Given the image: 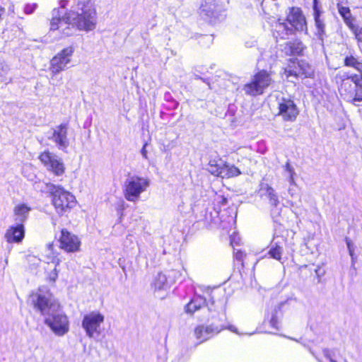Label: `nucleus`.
Masks as SVG:
<instances>
[{"mask_svg": "<svg viewBox=\"0 0 362 362\" xmlns=\"http://www.w3.org/2000/svg\"><path fill=\"white\" fill-rule=\"evenodd\" d=\"M75 5L66 13L54 8L50 21V31H59L64 36L73 34L76 30H93L97 16L93 0H74Z\"/></svg>", "mask_w": 362, "mask_h": 362, "instance_id": "obj_1", "label": "nucleus"}, {"mask_svg": "<svg viewBox=\"0 0 362 362\" xmlns=\"http://www.w3.org/2000/svg\"><path fill=\"white\" fill-rule=\"evenodd\" d=\"M30 299L42 315L45 324L52 332L62 337L69 331V320L62 312L59 302L47 288H39L30 296Z\"/></svg>", "mask_w": 362, "mask_h": 362, "instance_id": "obj_2", "label": "nucleus"}, {"mask_svg": "<svg viewBox=\"0 0 362 362\" xmlns=\"http://www.w3.org/2000/svg\"><path fill=\"white\" fill-rule=\"evenodd\" d=\"M218 304L217 310L214 309V312L217 315H211L213 322L209 325H199L194 329V334L199 344L209 340L224 329H228L233 332L238 333L237 329L234 326L230 325L228 327L225 326L223 322L226 319V303L225 302H221Z\"/></svg>", "mask_w": 362, "mask_h": 362, "instance_id": "obj_3", "label": "nucleus"}, {"mask_svg": "<svg viewBox=\"0 0 362 362\" xmlns=\"http://www.w3.org/2000/svg\"><path fill=\"white\" fill-rule=\"evenodd\" d=\"M44 185L45 189L52 194V202L57 214L62 215L73 208L76 204L75 197L63 187L52 183H39Z\"/></svg>", "mask_w": 362, "mask_h": 362, "instance_id": "obj_4", "label": "nucleus"}, {"mask_svg": "<svg viewBox=\"0 0 362 362\" xmlns=\"http://www.w3.org/2000/svg\"><path fill=\"white\" fill-rule=\"evenodd\" d=\"M150 184L151 180L147 177L128 175L122 187L124 197L130 202H139L141 194L147 190Z\"/></svg>", "mask_w": 362, "mask_h": 362, "instance_id": "obj_5", "label": "nucleus"}, {"mask_svg": "<svg viewBox=\"0 0 362 362\" xmlns=\"http://www.w3.org/2000/svg\"><path fill=\"white\" fill-rule=\"evenodd\" d=\"M339 90L344 100L356 105L357 102L362 101V76L354 74L341 78Z\"/></svg>", "mask_w": 362, "mask_h": 362, "instance_id": "obj_6", "label": "nucleus"}, {"mask_svg": "<svg viewBox=\"0 0 362 362\" xmlns=\"http://www.w3.org/2000/svg\"><path fill=\"white\" fill-rule=\"evenodd\" d=\"M105 320L104 315L98 311H93L86 314L81 322V327L88 337L98 338L102 333V325Z\"/></svg>", "mask_w": 362, "mask_h": 362, "instance_id": "obj_7", "label": "nucleus"}, {"mask_svg": "<svg viewBox=\"0 0 362 362\" xmlns=\"http://www.w3.org/2000/svg\"><path fill=\"white\" fill-rule=\"evenodd\" d=\"M272 83L270 74L264 70L259 71L255 76L252 81L244 86L243 90L250 95H257L263 93L264 89Z\"/></svg>", "mask_w": 362, "mask_h": 362, "instance_id": "obj_8", "label": "nucleus"}, {"mask_svg": "<svg viewBox=\"0 0 362 362\" xmlns=\"http://www.w3.org/2000/svg\"><path fill=\"white\" fill-rule=\"evenodd\" d=\"M279 113L284 121L294 122L299 111L294 101L290 97L284 95L276 96Z\"/></svg>", "mask_w": 362, "mask_h": 362, "instance_id": "obj_9", "label": "nucleus"}, {"mask_svg": "<svg viewBox=\"0 0 362 362\" xmlns=\"http://www.w3.org/2000/svg\"><path fill=\"white\" fill-rule=\"evenodd\" d=\"M75 51L73 46L64 48L56 54L50 61V71L52 74H57L66 69L71 61V57Z\"/></svg>", "mask_w": 362, "mask_h": 362, "instance_id": "obj_10", "label": "nucleus"}, {"mask_svg": "<svg viewBox=\"0 0 362 362\" xmlns=\"http://www.w3.org/2000/svg\"><path fill=\"white\" fill-rule=\"evenodd\" d=\"M39 159L55 175L60 176L64 173L65 168L62 160L49 151L42 152Z\"/></svg>", "mask_w": 362, "mask_h": 362, "instance_id": "obj_11", "label": "nucleus"}, {"mask_svg": "<svg viewBox=\"0 0 362 362\" xmlns=\"http://www.w3.org/2000/svg\"><path fill=\"white\" fill-rule=\"evenodd\" d=\"M209 165L211 168L209 170L211 174L223 178H230L242 174V171L238 167L227 163H217L216 160H211Z\"/></svg>", "mask_w": 362, "mask_h": 362, "instance_id": "obj_12", "label": "nucleus"}, {"mask_svg": "<svg viewBox=\"0 0 362 362\" xmlns=\"http://www.w3.org/2000/svg\"><path fill=\"white\" fill-rule=\"evenodd\" d=\"M261 191L264 192L262 196H264L269 201L272 218L274 221H278L277 218L280 216L281 209L277 193L268 184L262 185Z\"/></svg>", "mask_w": 362, "mask_h": 362, "instance_id": "obj_13", "label": "nucleus"}, {"mask_svg": "<svg viewBox=\"0 0 362 362\" xmlns=\"http://www.w3.org/2000/svg\"><path fill=\"white\" fill-rule=\"evenodd\" d=\"M221 302L225 301H215L212 299L210 303H206V300L204 297L202 296H194L192 300L186 305L185 310L187 313L192 315L196 311L206 305L209 312L215 313L214 309L217 310L218 305H219L218 303Z\"/></svg>", "mask_w": 362, "mask_h": 362, "instance_id": "obj_14", "label": "nucleus"}, {"mask_svg": "<svg viewBox=\"0 0 362 362\" xmlns=\"http://www.w3.org/2000/svg\"><path fill=\"white\" fill-rule=\"evenodd\" d=\"M57 146L59 150L66 151L69 146V139H68V124L66 123L57 126L54 129L51 136L49 137Z\"/></svg>", "mask_w": 362, "mask_h": 362, "instance_id": "obj_15", "label": "nucleus"}, {"mask_svg": "<svg viewBox=\"0 0 362 362\" xmlns=\"http://www.w3.org/2000/svg\"><path fill=\"white\" fill-rule=\"evenodd\" d=\"M192 211L195 218L199 222L209 224L213 221L212 213L209 204L204 201H198L192 206Z\"/></svg>", "mask_w": 362, "mask_h": 362, "instance_id": "obj_16", "label": "nucleus"}, {"mask_svg": "<svg viewBox=\"0 0 362 362\" xmlns=\"http://www.w3.org/2000/svg\"><path fill=\"white\" fill-rule=\"evenodd\" d=\"M59 243L60 247L69 252H74L79 250L81 245L78 238L66 229H62L61 231Z\"/></svg>", "mask_w": 362, "mask_h": 362, "instance_id": "obj_17", "label": "nucleus"}, {"mask_svg": "<svg viewBox=\"0 0 362 362\" xmlns=\"http://www.w3.org/2000/svg\"><path fill=\"white\" fill-rule=\"evenodd\" d=\"M286 21L292 29L298 31L307 30L306 21L300 8L293 7L287 16Z\"/></svg>", "mask_w": 362, "mask_h": 362, "instance_id": "obj_18", "label": "nucleus"}, {"mask_svg": "<svg viewBox=\"0 0 362 362\" xmlns=\"http://www.w3.org/2000/svg\"><path fill=\"white\" fill-rule=\"evenodd\" d=\"M284 245L285 240L283 237L274 238L271 243V247L268 252L269 257L273 258L283 264L284 261H283L282 259V254L284 252Z\"/></svg>", "mask_w": 362, "mask_h": 362, "instance_id": "obj_19", "label": "nucleus"}, {"mask_svg": "<svg viewBox=\"0 0 362 362\" xmlns=\"http://www.w3.org/2000/svg\"><path fill=\"white\" fill-rule=\"evenodd\" d=\"M220 11L217 0H204L199 8L201 15L211 18H216Z\"/></svg>", "mask_w": 362, "mask_h": 362, "instance_id": "obj_20", "label": "nucleus"}, {"mask_svg": "<svg viewBox=\"0 0 362 362\" xmlns=\"http://www.w3.org/2000/svg\"><path fill=\"white\" fill-rule=\"evenodd\" d=\"M25 235L24 226L22 223H16V226L10 227L5 235L8 243H20Z\"/></svg>", "mask_w": 362, "mask_h": 362, "instance_id": "obj_21", "label": "nucleus"}, {"mask_svg": "<svg viewBox=\"0 0 362 362\" xmlns=\"http://www.w3.org/2000/svg\"><path fill=\"white\" fill-rule=\"evenodd\" d=\"M31 209L25 204L16 205L13 209L14 220L16 223H22L26 221Z\"/></svg>", "mask_w": 362, "mask_h": 362, "instance_id": "obj_22", "label": "nucleus"}, {"mask_svg": "<svg viewBox=\"0 0 362 362\" xmlns=\"http://www.w3.org/2000/svg\"><path fill=\"white\" fill-rule=\"evenodd\" d=\"M293 33L292 28H290L284 22H277L274 28V36L277 39H286Z\"/></svg>", "mask_w": 362, "mask_h": 362, "instance_id": "obj_23", "label": "nucleus"}, {"mask_svg": "<svg viewBox=\"0 0 362 362\" xmlns=\"http://www.w3.org/2000/svg\"><path fill=\"white\" fill-rule=\"evenodd\" d=\"M304 49L302 42L297 40L286 42L284 47L286 53L289 55L301 54Z\"/></svg>", "mask_w": 362, "mask_h": 362, "instance_id": "obj_24", "label": "nucleus"}, {"mask_svg": "<svg viewBox=\"0 0 362 362\" xmlns=\"http://www.w3.org/2000/svg\"><path fill=\"white\" fill-rule=\"evenodd\" d=\"M337 9L340 16L343 18L346 25L350 28L354 29V18L349 7L343 6L337 4Z\"/></svg>", "mask_w": 362, "mask_h": 362, "instance_id": "obj_25", "label": "nucleus"}, {"mask_svg": "<svg viewBox=\"0 0 362 362\" xmlns=\"http://www.w3.org/2000/svg\"><path fill=\"white\" fill-rule=\"evenodd\" d=\"M153 284L155 290L166 289L171 286L170 283H168L166 273H159L156 276Z\"/></svg>", "mask_w": 362, "mask_h": 362, "instance_id": "obj_26", "label": "nucleus"}, {"mask_svg": "<svg viewBox=\"0 0 362 362\" xmlns=\"http://www.w3.org/2000/svg\"><path fill=\"white\" fill-rule=\"evenodd\" d=\"M300 77L312 78L314 76V69L313 66L304 60L300 61Z\"/></svg>", "mask_w": 362, "mask_h": 362, "instance_id": "obj_27", "label": "nucleus"}, {"mask_svg": "<svg viewBox=\"0 0 362 362\" xmlns=\"http://www.w3.org/2000/svg\"><path fill=\"white\" fill-rule=\"evenodd\" d=\"M315 27V35L320 40H323L324 37L326 35V25L324 18L314 19Z\"/></svg>", "mask_w": 362, "mask_h": 362, "instance_id": "obj_28", "label": "nucleus"}, {"mask_svg": "<svg viewBox=\"0 0 362 362\" xmlns=\"http://www.w3.org/2000/svg\"><path fill=\"white\" fill-rule=\"evenodd\" d=\"M344 65L353 67L362 74V62H359L353 56H347L344 59Z\"/></svg>", "mask_w": 362, "mask_h": 362, "instance_id": "obj_29", "label": "nucleus"}, {"mask_svg": "<svg viewBox=\"0 0 362 362\" xmlns=\"http://www.w3.org/2000/svg\"><path fill=\"white\" fill-rule=\"evenodd\" d=\"M166 274L168 278V283H170V284H173L177 281H182L184 279L183 274L176 269H171L166 272Z\"/></svg>", "mask_w": 362, "mask_h": 362, "instance_id": "obj_30", "label": "nucleus"}, {"mask_svg": "<svg viewBox=\"0 0 362 362\" xmlns=\"http://www.w3.org/2000/svg\"><path fill=\"white\" fill-rule=\"evenodd\" d=\"M295 175L296 173L294 168L291 165L289 162H287L284 165V176L288 179L291 185L295 184Z\"/></svg>", "mask_w": 362, "mask_h": 362, "instance_id": "obj_31", "label": "nucleus"}, {"mask_svg": "<svg viewBox=\"0 0 362 362\" xmlns=\"http://www.w3.org/2000/svg\"><path fill=\"white\" fill-rule=\"evenodd\" d=\"M300 61L295 63L293 62V66H289L288 68L285 69V74L287 77L294 76V77H300Z\"/></svg>", "mask_w": 362, "mask_h": 362, "instance_id": "obj_32", "label": "nucleus"}, {"mask_svg": "<svg viewBox=\"0 0 362 362\" xmlns=\"http://www.w3.org/2000/svg\"><path fill=\"white\" fill-rule=\"evenodd\" d=\"M313 11L314 19L323 18L322 14L324 11L322 6L319 4L318 0H313Z\"/></svg>", "mask_w": 362, "mask_h": 362, "instance_id": "obj_33", "label": "nucleus"}, {"mask_svg": "<svg viewBox=\"0 0 362 362\" xmlns=\"http://www.w3.org/2000/svg\"><path fill=\"white\" fill-rule=\"evenodd\" d=\"M8 72V67L0 62V81L6 82L7 80V74Z\"/></svg>", "mask_w": 362, "mask_h": 362, "instance_id": "obj_34", "label": "nucleus"}, {"mask_svg": "<svg viewBox=\"0 0 362 362\" xmlns=\"http://www.w3.org/2000/svg\"><path fill=\"white\" fill-rule=\"evenodd\" d=\"M355 35L356 40L358 42H362V25L356 26L354 25V29H351Z\"/></svg>", "mask_w": 362, "mask_h": 362, "instance_id": "obj_35", "label": "nucleus"}, {"mask_svg": "<svg viewBox=\"0 0 362 362\" xmlns=\"http://www.w3.org/2000/svg\"><path fill=\"white\" fill-rule=\"evenodd\" d=\"M323 354L325 357L329 360L330 362H337L334 358V351L328 349H323Z\"/></svg>", "mask_w": 362, "mask_h": 362, "instance_id": "obj_36", "label": "nucleus"}, {"mask_svg": "<svg viewBox=\"0 0 362 362\" xmlns=\"http://www.w3.org/2000/svg\"><path fill=\"white\" fill-rule=\"evenodd\" d=\"M59 263V260L57 259V262L55 263V267H57V265H58ZM57 276H58V271L57 270L56 267H54L53 271H52L50 272V274H49V279L50 281L54 282L56 281V279H57Z\"/></svg>", "mask_w": 362, "mask_h": 362, "instance_id": "obj_37", "label": "nucleus"}, {"mask_svg": "<svg viewBox=\"0 0 362 362\" xmlns=\"http://www.w3.org/2000/svg\"><path fill=\"white\" fill-rule=\"evenodd\" d=\"M37 8V4H27L25 6L24 11L27 14L32 13Z\"/></svg>", "mask_w": 362, "mask_h": 362, "instance_id": "obj_38", "label": "nucleus"}, {"mask_svg": "<svg viewBox=\"0 0 362 362\" xmlns=\"http://www.w3.org/2000/svg\"><path fill=\"white\" fill-rule=\"evenodd\" d=\"M269 325L275 328V329H278V319H277V317L273 314L270 320H269Z\"/></svg>", "mask_w": 362, "mask_h": 362, "instance_id": "obj_39", "label": "nucleus"}, {"mask_svg": "<svg viewBox=\"0 0 362 362\" xmlns=\"http://www.w3.org/2000/svg\"><path fill=\"white\" fill-rule=\"evenodd\" d=\"M256 44H257V42L254 39H252L250 41H246L245 42V46L247 47H255L256 45Z\"/></svg>", "mask_w": 362, "mask_h": 362, "instance_id": "obj_40", "label": "nucleus"}, {"mask_svg": "<svg viewBox=\"0 0 362 362\" xmlns=\"http://www.w3.org/2000/svg\"><path fill=\"white\" fill-rule=\"evenodd\" d=\"M146 146H147V144H145L141 150V153L142 155V156L144 157V158L145 159H147V150H146Z\"/></svg>", "mask_w": 362, "mask_h": 362, "instance_id": "obj_41", "label": "nucleus"}, {"mask_svg": "<svg viewBox=\"0 0 362 362\" xmlns=\"http://www.w3.org/2000/svg\"><path fill=\"white\" fill-rule=\"evenodd\" d=\"M346 243L348 250H349V248H354V244L352 243V242L351 241V240L349 238H346Z\"/></svg>", "mask_w": 362, "mask_h": 362, "instance_id": "obj_42", "label": "nucleus"}, {"mask_svg": "<svg viewBox=\"0 0 362 362\" xmlns=\"http://www.w3.org/2000/svg\"><path fill=\"white\" fill-rule=\"evenodd\" d=\"M66 3H67V1H66V0H62V1H60L61 8H64V6H66Z\"/></svg>", "mask_w": 362, "mask_h": 362, "instance_id": "obj_43", "label": "nucleus"}, {"mask_svg": "<svg viewBox=\"0 0 362 362\" xmlns=\"http://www.w3.org/2000/svg\"><path fill=\"white\" fill-rule=\"evenodd\" d=\"M348 250L351 257H353V256H354V248H349Z\"/></svg>", "mask_w": 362, "mask_h": 362, "instance_id": "obj_44", "label": "nucleus"}, {"mask_svg": "<svg viewBox=\"0 0 362 362\" xmlns=\"http://www.w3.org/2000/svg\"><path fill=\"white\" fill-rule=\"evenodd\" d=\"M5 9L2 6H0V20L1 19L2 15L4 13Z\"/></svg>", "mask_w": 362, "mask_h": 362, "instance_id": "obj_45", "label": "nucleus"}, {"mask_svg": "<svg viewBox=\"0 0 362 362\" xmlns=\"http://www.w3.org/2000/svg\"><path fill=\"white\" fill-rule=\"evenodd\" d=\"M241 256H242V252H237L236 254H235V257L236 259H241Z\"/></svg>", "mask_w": 362, "mask_h": 362, "instance_id": "obj_46", "label": "nucleus"}, {"mask_svg": "<svg viewBox=\"0 0 362 362\" xmlns=\"http://www.w3.org/2000/svg\"><path fill=\"white\" fill-rule=\"evenodd\" d=\"M355 256H353V257H351V264L354 266V264H355Z\"/></svg>", "mask_w": 362, "mask_h": 362, "instance_id": "obj_47", "label": "nucleus"}, {"mask_svg": "<svg viewBox=\"0 0 362 362\" xmlns=\"http://www.w3.org/2000/svg\"><path fill=\"white\" fill-rule=\"evenodd\" d=\"M310 351L312 354V355L317 358V356H315V354L311 350H310Z\"/></svg>", "mask_w": 362, "mask_h": 362, "instance_id": "obj_48", "label": "nucleus"}, {"mask_svg": "<svg viewBox=\"0 0 362 362\" xmlns=\"http://www.w3.org/2000/svg\"><path fill=\"white\" fill-rule=\"evenodd\" d=\"M293 212L298 215V212L296 211V209H293Z\"/></svg>", "mask_w": 362, "mask_h": 362, "instance_id": "obj_49", "label": "nucleus"}, {"mask_svg": "<svg viewBox=\"0 0 362 362\" xmlns=\"http://www.w3.org/2000/svg\"><path fill=\"white\" fill-rule=\"evenodd\" d=\"M223 202H226V199L225 198H223Z\"/></svg>", "mask_w": 362, "mask_h": 362, "instance_id": "obj_50", "label": "nucleus"}]
</instances>
